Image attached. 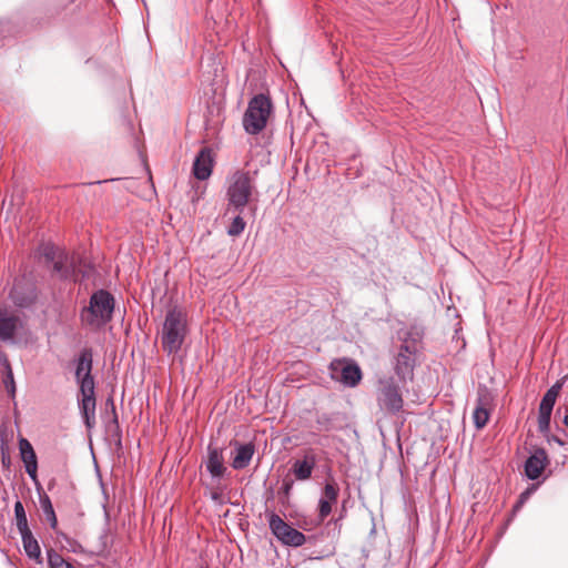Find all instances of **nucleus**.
<instances>
[{
    "instance_id": "nucleus-31",
    "label": "nucleus",
    "mask_w": 568,
    "mask_h": 568,
    "mask_svg": "<svg viewBox=\"0 0 568 568\" xmlns=\"http://www.w3.org/2000/svg\"><path fill=\"white\" fill-rule=\"evenodd\" d=\"M0 363L8 371V378L11 379V386H12V389L14 390V379H13L12 369H11V366H10L7 355L2 352H0Z\"/></svg>"
},
{
    "instance_id": "nucleus-37",
    "label": "nucleus",
    "mask_w": 568,
    "mask_h": 568,
    "mask_svg": "<svg viewBox=\"0 0 568 568\" xmlns=\"http://www.w3.org/2000/svg\"><path fill=\"white\" fill-rule=\"evenodd\" d=\"M4 385L9 393L14 394L16 389L14 390L12 389L11 379L8 378V374L6 375V378H4Z\"/></svg>"
},
{
    "instance_id": "nucleus-23",
    "label": "nucleus",
    "mask_w": 568,
    "mask_h": 568,
    "mask_svg": "<svg viewBox=\"0 0 568 568\" xmlns=\"http://www.w3.org/2000/svg\"><path fill=\"white\" fill-rule=\"evenodd\" d=\"M16 525L19 532L29 530L24 507L20 500L14 503Z\"/></svg>"
},
{
    "instance_id": "nucleus-19",
    "label": "nucleus",
    "mask_w": 568,
    "mask_h": 568,
    "mask_svg": "<svg viewBox=\"0 0 568 568\" xmlns=\"http://www.w3.org/2000/svg\"><path fill=\"white\" fill-rule=\"evenodd\" d=\"M235 455L232 460V467L234 469H244L251 463L254 455L255 447L252 443L240 444L235 442Z\"/></svg>"
},
{
    "instance_id": "nucleus-6",
    "label": "nucleus",
    "mask_w": 568,
    "mask_h": 568,
    "mask_svg": "<svg viewBox=\"0 0 568 568\" xmlns=\"http://www.w3.org/2000/svg\"><path fill=\"white\" fill-rule=\"evenodd\" d=\"M267 518L272 534L283 545L300 547L305 544V535L284 521L277 514L271 513Z\"/></svg>"
},
{
    "instance_id": "nucleus-26",
    "label": "nucleus",
    "mask_w": 568,
    "mask_h": 568,
    "mask_svg": "<svg viewBox=\"0 0 568 568\" xmlns=\"http://www.w3.org/2000/svg\"><path fill=\"white\" fill-rule=\"evenodd\" d=\"M245 226H246V222L241 216V213H239L233 219L232 223L230 224V226L227 229V234L232 237L239 236L243 233V231L245 230Z\"/></svg>"
},
{
    "instance_id": "nucleus-18",
    "label": "nucleus",
    "mask_w": 568,
    "mask_h": 568,
    "mask_svg": "<svg viewBox=\"0 0 568 568\" xmlns=\"http://www.w3.org/2000/svg\"><path fill=\"white\" fill-rule=\"evenodd\" d=\"M205 466L207 471L214 478H220L226 471V467L224 466V457L223 452L219 447L209 446L207 447V459L205 462Z\"/></svg>"
},
{
    "instance_id": "nucleus-20",
    "label": "nucleus",
    "mask_w": 568,
    "mask_h": 568,
    "mask_svg": "<svg viewBox=\"0 0 568 568\" xmlns=\"http://www.w3.org/2000/svg\"><path fill=\"white\" fill-rule=\"evenodd\" d=\"M22 539V545L27 556L30 559H34L37 562H42L41 549L38 540L32 535L31 530L19 532Z\"/></svg>"
},
{
    "instance_id": "nucleus-34",
    "label": "nucleus",
    "mask_w": 568,
    "mask_h": 568,
    "mask_svg": "<svg viewBox=\"0 0 568 568\" xmlns=\"http://www.w3.org/2000/svg\"><path fill=\"white\" fill-rule=\"evenodd\" d=\"M562 386H564V381H558L546 393H548L551 396L557 398Z\"/></svg>"
},
{
    "instance_id": "nucleus-33",
    "label": "nucleus",
    "mask_w": 568,
    "mask_h": 568,
    "mask_svg": "<svg viewBox=\"0 0 568 568\" xmlns=\"http://www.w3.org/2000/svg\"><path fill=\"white\" fill-rule=\"evenodd\" d=\"M562 386H564V381H558L546 393H548L551 396L557 398Z\"/></svg>"
},
{
    "instance_id": "nucleus-5",
    "label": "nucleus",
    "mask_w": 568,
    "mask_h": 568,
    "mask_svg": "<svg viewBox=\"0 0 568 568\" xmlns=\"http://www.w3.org/2000/svg\"><path fill=\"white\" fill-rule=\"evenodd\" d=\"M377 402L382 409L396 414L403 408V397L393 377H384L378 382Z\"/></svg>"
},
{
    "instance_id": "nucleus-10",
    "label": "nucleus",
    "mask_w": 568,
    "mask_h": 568,
    "mask_svg": "<svg viewBox=\"0 0 568 568\" xmlns=\"http://www.w3.org/2000/svg\"><path fill=\"white\" fill-rule=\"evenodd\" d=\"M95 387L80 388L79 408L88 429L95 424Z\"/></svg>"
},
{
    "instance_id": "nucleus-13",
    "label": "nucleus",
    "mask_w": 568,
    "mask_h": 568,
    "mask_svg": "<svg viewBox=\"0 0 568 568\" xmlns=\"http://www.w3.org/2000/svg\"><path fill=\"white\" fill-rule=\"evenodd\" d=\"M315 466L316 456L312 450H308L304 454L303 458L293 462L291 471L296 480L305 481L312 477Z\"/></svg>"
},
{
    "instance_id": "nucleus-2",
    "label": "nucleus",
    "mask_w": 568,
    "mask_h": 568,
    "mask_svg": "<svg viewBox=\"0 0 568 568\" xmlns=\"http://www.w3.org/2000/svg\"><path fill=\"white\" fill-rule=\"evenodd\" d=\"M187 334V315L179 308L173 307L168 311L162 327L161 344L168 354H176Z\"/></svg>"
},
{
    "instance_id": "nucleus-35",
    "label": "nucleus",
    "mask_w": 568,
    "mask_h": 568,
    "mask_svg": "<svg viewBox=\"0 0 568 568\" xmlns=\"http://www.w3.org/2000/svg\"><path fill=\"white\" fill-rule=\"evenodd\" d=\"M105 405H106V406H110L111 412H112V414H113V420H114V423H116V420H118V419H116L115 406H114L113 398H112V397H109V398L106 399Z\"/></svg>"
},
{
    "instance_id": "nucleus-12",
    "label": "nucleus",
    "mask_w": 568,
    "mask_h": 568,
    "mask_svg": "<svg viewBox=\"0 0 568 568\" xmlns=\"http://www.w3.org/2000/svg\"><path fill=\"white\" fill-rule=\"evenodd\" d=\"M490 394L486 388L478 390L476 407L473 413L474 425L477 429L484 428L489 420Z\"/></svg>"
},
{
    "instance_id": "nucleus-30",
    "label": "nucleus",
    "mask_w": 568,
    "mask_h": 568,
    "mask_svg": "<svg viewBox=\"0 0 568 568\" xmlns=\"http://www.w3.org/2000/svg\"><path fill=\"white\" fill-rule=\"evenodd\" d=\"M332 511V503L329 500L320 499L318 503V517L321 520H324Z\"/></svg>"
},
{
    "instance_id": "nucleus-17",
    "label": "nucleus",
    "mask_w": 568,
    "mask_h": 568,
    "mask_svg": "<svg viewBox=\"0 0 568 568\" xmlns=\"http://www.w3.org/2000/svg\"><path fill=\"white\" fill-rule=\"evenodd\" d=\"M20 325V318L6 310H0V341L12 342Z\"/></svg>"
},
{
    "instance_id": "nucleus-8",
    "label": "nucleus",
    "mask_w": 568,
    "mask_h": 568,
    "mask_svg": "<svg viewBox=\"0 0 568 568\" xmlns=\"http://www.w3.org/2000/svg\"><path fill=\"white\" fill-rule=\"evenodd\" d=\"M415 353L416 348L407 343L400 346L394 366L395 373L400 382L405 383L407 379H412L415 366Z\"/></svg>"
},
{
    "instance_id": "nucleus-39",
    "label": "nucleus",
    "mask_w": 568,
    "mask_h": 568,
    "mask_svg": "<svg viewBox=\"0 0 568 568\" xmlns=\"http://www.w3.org/2000/svg\"><path fill=\"white\" fill-rule=\"evenodd\" d=\"M564 424L568 427V414L564 418Z\"/></svg>"
},
{
    "instance_id": "nucleus-9",
    "label": "nucleus",
    "mask_w": 568,
    "mask_h": 568,
    "mask_svg": "<svg viewBox=\"0 0 568 568\" xmlns=\"http://www.w3.org/2000/svg\"><path fill=\"white\" fill-rule=\"evenodd\" d=\"M93 365V353L91 348H83L75 361V378L80 388L94 387V379L91 374Z\"/></svg>"
},
{
    "instance_id": "nucleus-15",
    "label": "nucleus",
    "mask_w": 568,
    "mask_h": 568,
    "mask_svg": "<svg viewBox=\"0 0 568 568\" xmlns=\"http://www.w3.org/2000/svg\"><path fill=\"white\" fill-rule=\"evenodd\" d=\"M548 463L546 450L542 448L536 449L525 463V474L531 479H538L542 474Z\"/></svg>"
},
{
    "instance_id": "nucleus-14",
    "label": "nucleus",
    "mask_w": 568,
    "mask_h": 568,
    "mask_svg": "<svg viewBox=\"0 0 568 568\" xmlns=\"http://www.w3.org/2000/svg\"><path fill=\"white\" fill-rule=\"evenodd\" d=\"M213 169V153L209 148H203L197 153L193 163V174L197 180L210 178Z\"/></svg>"
},
{
    "instance_id": "nucleus-11",
    "label": "nucleus",
    "mask_w": 568,
    "mask_h": 568,
    "mask_svg": "<svg viewBox=\"0 0 568 568\" xmlns=\"http://www.w3.org/2000/svg\"><path fill=\"white\" fill-rule=\"evenodd\" d=\"M19 450L27 474L29 475V477L32 479L37 487L40 486L37 475L38 459L31 443L27 438L21 437L19 439Z\"/></svg>"
},
{
    "instance_id": "nucleus-28",
    "label": "nucleus",
    "mask_w": 568,
    "mask_h": 568,
    "mask_svg": "<svg viewBox=\"0 0 568 568\" xmlns=\"http://www.w3.org/2000/svg\"><path fill=\"white\" fill-rule=\"evenodd\" d=\"M550 412H542L538 409V427L540 432H547L550 426Z\"/></svg>"
},
{
    "instance_id": "nucleus-27",
    "label": "nucleus",
    "mask_w": 568,
    "mask_h": 568,
    "mask_svg": "<svg viewBox=\"0 0 568 568\" xmlns=\"http://www.w3.org/2000/svg\"><path fill=\"white\" fill-rule=\"evenodd\" d=\"M339 488L338 486L332 481L326 483L323 489V499L329 500L332 504L337 501Z\"/></svg>"
},
{
    "instance_id": "nucleus-38",
    "label": "nucleus",
    "mask_w": 568,
    "mask_h": 568,
    "mask_svg": "<svg viewBox=\"0 0 568 568\" xmlns=\"http://www.w3.org/2000/svg\"><path fill=\"white\" fill-rule=\"evenodd\" d=\"M293 487V483L292 481H285L284 485H283V491L285 495H288L291 489Z\"/></svg>"
},
{
    "instance_id": "nucleus-32",
    "label": "nucleus",
    "mask_w": 568,
    "mask_h": 568,
    "mask_svg": "<svg viewBox=\"0 0 568 568\" xmlns=\"http://www.w3.org/2000/svg\"><path fill=\"white\" fill-rule=\"evenodd\" d=\"M316 422L322 430H329L332 427V419L327 414L320 415Z\"/></svg>"
},
{
    "instance_id": "nucleus-16",
    "label": "nucleus",
    "mask_w": 568,
    "mask_h": 568,
    "mask_svg": "<svg viewBox=\"0 0 568 568\" xmlns=\"http://www.w3.org/2000/svg\"><path fill=\"white\" fill-rule=\"evenodd\" d=\"M52 272L61 280H73L75 277V258L64 252L51 264Z\"/></svg>"
},
{
    "instance_id": "nucleus-21",
    "label": "nucleus",
    "mask_w": 568,
    "mask_h": 568,
    "mask_svg": "<svg viewBox=\"0 0 568 568\" xmlns=\"http://www.w3.org/2000/svg\"><path fill=\"white\" fill-rule=\"evenodd\" d=\"M39 503L45 520L57 534L60 530L58 529V518L50 497L47 494H39Z\"/></svg>"
},
{
    "instance_id": "nucleus-25",
    "label": "nucleus",
    "mask_w": 568,
    "mask_h": 568,
    "mask_svg": "<svg viewBox=\"0 0 568 568\" xmlns=\"http://www.w3.org/2000/svg\"><path fill=\"white\" fill-rule=\"evenodd\" d=\"M57 537L60 541L64 542V548L68 550V551H71V552H74V554H81L83 552V547L82 545L77 541L75 539L69 537L67 534H64L63 531H57Z\"/></svg>"
},
{
    "instance_id": "nucleus-29",
    "label": "nucleus",
    "mask_w": 568,
    "mask_h": 568,
    "mask_svg": "<svg viewBox=\"0 0 568 568\" xmlns=\"http://www.w3.org/2000/svg\"><path fill=\"white\" fill-rule=\"evenodd\" d=\"M556 399H557L556 397H554L550 394L546 393L544 395V397L541 398V402L539 404V410L552 413Z\"/></svg>"
},
{
    "instance_id": "nucleus-7",
    "label": "nucleus",
    "mask_w": 568,
    "mask_h": 568,
    "mask_svg": "<svg viewBox=\"0 0 568 568\" xmlns=\"http://www.w3.org/2000/svg\"><path fill=\"white\" fill-rule=\"evenodd\" d=\"M329 368L332 376L339 379L345 386L355 387L362 379V371L353 361L346 358L334 359Z\"/></svg>"
},
{
    "instance_id": "nucleus-4",
    "label": "nucleus",
    "mask_w": 568,
    "mask_h": 568,
    "mask_svg": "<svg viewBox=\"0 0 568 568\" xmlns=\"http://www.w3.org/2000/svg\"><path fill=\"white\" fill-rule=\"evenodd\" d=\"M273 104L265 94L254 95L243 115V128L246 133L256 135L261 133L272 113Z\"/></svg>"
},
{
    "instance_id": "nucleus-1",
    "label": "nucleus",
    "mask_w": 568,
    "mask_h": 568,
    "mask_svg": "<svg viewBox=\"0 0 568 568\" xmlns=\"http://www.w3.org/2000/svg\"><path fill=\"white\" fill-rule=\"evenodd\" d=\"M255 172L237 170L227 179L229 209L242 213L257 194Z\"/></svg>"
},
{
    "instance_id": "nucleus-3",
    "label": "nucleus",
    "mask_w": 568,
    "mask_h": 568,
    "mask_svg": "<svg viewBox=\"0 0 568 568\" xmlns=\"http://www.w3.org/2000/svg\"><path fill=\"white\" fill-rule=\"evenodd\" d=\"M114 311V298L104 290L94 292L90 297L89 306L81 312L84 325L100 328L111 321Z\"/></svg>"
},
{
    "instance_id": "nucleus-22",
    "label": "nucleus",
    "mask_w": 568,
    "mask_h": 568,
    "mask_svg": "<svg viewBox=\"0 0 568 568\" xmlns=\"http://www.w3.org/2000/svg\"><path fill=\"white\" fill-rule=\"evenodd\" d=\"M38 251L40 256L44 258L47 265H51L60 256V254L65 252L64 250L59 248L51 243L41 244Z\"/></svg>"
},
{
    "instance_id": "nucleus-24",
    "label": "nucleus",
    "mask_w": 568,
    "mask_h": 568,
    "mask_svg": "<svg viewBox=\"0 0 568 568\" xmlns=\"http://www.w3.org/2000/svg\"><path fill=\"white\" fill-rule=\"evenodd\" d=\"M47 556L50 568H75L71 562L64 560L54 549L47 550Z\"/></svg>"
},
{
    "instance_id": "nucleus-36",
    "label": "nucleus",
    "mask_w": 568,
    "mask_h": 568,
    "mask_svg": "<svg viewBox=\"0 0 568 568\" xmlns=\"http://www.w3.org/2000/svg\"><path fill=\"white\" fill-rule=\"evenodd\" d=\"M221 498H222V494L217 490V488L213 489L211 491V499L216 501V503H220L221 501Z\"/></svg>"
}]
</instances>
